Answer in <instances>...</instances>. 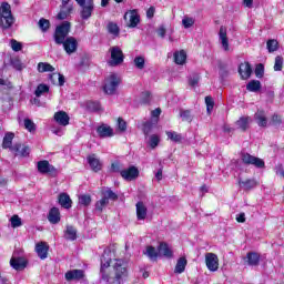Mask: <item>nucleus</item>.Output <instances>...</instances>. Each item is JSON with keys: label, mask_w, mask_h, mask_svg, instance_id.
<instances>
[{"label": "nucleus", "mask_w": 284, "mask_h": 284, "mask_svg": "<svg viewBox=\"0 0 284 284\" xmlns=\"http://www.w3.org/2000/svg\"><path fill=\"white\" fill-rule=\"evenodd\" d=\"M110 251H104L101 258V283L124 284L128 281V266L123 260L110 258Z\"/></svg>", "instance_id": "f257e3e1"}, {"label": "nucleus", "mask_w": 284, "mask_h": 284, "mask_svg": "<svg viewBox=\"0 0 284 284\" xmlns=\"http://www.w3.org/2000/svg\"><path fill=\"white\" fill-rule=\"evenodd\" d=\"M14 23V18L12 17V10L8 2H3L0 7V26L3 30L12 28Z\"/></svg>", "instance_id": "f03ea898"}, {"label": "nucleus", "mask_w": 284, "mask_h": 284, "mask_svg": "<svg viewBox=\"0 0 284 284\" xmlns=\"http://www.w3.org/2000/svg\"><path fill=\"white\" fill-rule=\"evenodd\" d=\"M70 28H71V24L69 21H64L55 28L53 39L58 45H61L63 41L68 39L67 37L68 34H70Z\"/></svg>", "instance_id": "7ed1b4c3"}, {"label": "nucleus", "mask_w": 284, "mask_h": 284, "mask_svg": "<svg viewBox=\"0 0 284 284\" xmlns=\"http://www.w3.org/2000/svg\"><path fill=\"white\" fill-rule=\"evenodd\" d=\"M75 2L81 8V19H83V21H88V19L92 17V12H94V0H75Z\"/></svg>", "instance_id": "20e7f679"}, {"label": "nucleus", "mask_w": 284, "mask_h": 284, "mask_svg": "<svg viewBox=\"0 0 284 284\" xmlns=\"http://www.w3.org/2000/svg\"><path fill=\"white\" fill-rule=\"evenodd\" d=\"M119 83H121V78L116 73H111L106 77L103 85L105 94H114L119 88Z\"/></svg>", "instance_id": "39448f33"}, {"label": "nucleus", "mask_w": 284, "mask_h": 284, "mask_svg": "<svg viewBox=\"0 0 284 284\" xmlns=\"http://www.w3.org/2000/svg\"><path fill=\"white\" fill-rule=\"evenodd\" d=\"M242 163L245 165H254V168H265V161L263 159L256 158L250 153H242L241 154Z\"/></svg>", "instance_id": "423d86ee"}, {"label": "nucleus", "mask_w": 284, "mask_h": 284, "mask_svg": "<svg viewBox=\"0 0 284 284\" xmlns=\"http://www.w3.org/2000/svg\"><path fill=\"white\" fill-rule=\"evenodd\" d=\"M124 21L128 28H136L139 23H141V17L139 16V11L130 10L124 14Z\"/></svg>", "instance_id": "0eeeda50"}, {"label": "nucleus", "mask_w": 284, "mask_h": 284, "mask_svg": "<svg viewBox=\"0 0 284 284\" xmlns=\"http://www.w3.org/2000/svg\"><path fill=\"white\" fill-rule=\"evenodd\" d=\"M111 60L109 61V65H121L123 62V51L119 47L110 48Z\"/></svg>", "instance_id": "6e6552de"}, {"label": "nucleus", "mask_w": 284, "mask_h": 284, "mask_svg": "<svg viewBox=\"0 0 284 284\" xmlns=\"http://www.w3.org/2000/svg\"><path fill=\"white\" fill-rule=\"evenodd\" d=\"M61 45H63V49L67 52V54H74V52H77L79 48V41H77V38L74 37H68L63 40Z\"/></svg>", "instance_id": "1a4fd4ad"}, {"label": "nucleus", "mask_w": 284, "mask_h": 284, "mask_svg": "<svg viewBox=\"0 0 284 284\" xmlns=\"http://www.w3.org/2000/svg\"><path fill=\"white\" fill-rule=\"evenodd\" d=\"M205 265L209 272H219V255L214 253H206Z\"/></svg>", "instance_id": "9d476101"}, {"label": "nucleus", "mask_w": 284, "mask_h": 284, "mask_svg": "<svg viewBox=\"0 0 284 284\" xmlns=\"http://www.w3.org/2000/svg\"><path fill=\"white\" fill-rule=\"evenodd\" d=\"M120 175L124 181H134L139 179V169L136 166H129L120 171Z\"/></svg>", "instance_id": "9b49d317"}, {"label": "nucleus", "mask_w": 284, "mask_h": 284, "mask_svg": "<svg viewBox=\"0 0 284 284\" xmlns=\"http://www.w3.org/2000/svg\"><path fill=\"white\" fill-rule=\"evenodd\" d=\"M65 281H83L85 278V271L84 270H70L64 274Z\"/></svg>", "instance_id": "f8f14e48"}, {"label": "nucleus", "mask_w": 284, "mask_h": 284, "mask_svg": "<svg viewBox=\"0 0 284 284\" xmlns=\"http://www.w3.org/2000/svg\"><path fill=\"white\" fill-rule=\"evenodd\" d=\"M219 42L222 45V50H224V52H230V39L227 38V28H220Z\"/></svg>", "instance_id": "ddd939ff"}, {"label": "nucleus", "mask_w": 284, "mask_h": 284, "mask_svg": "<svg viewBox=\"0 0 284 284\" xmlns=\"http://www.w3.org/2000/svg\"><path fill=\"white\" fill-rule=\"evenodd\" d=\"M53 121H55L58 125L65 128L67 125H70V115H68L65 111H58L53 115Z\"/></svg>", "instance_id": "4468645a"}, {"label": "nucleus", "mask_w": 284, "mask_h": 284, "mask_svg": "<svg viewBox=\"0 0 284 284\" xmlns=\"http://www.w3.org/2000/svg\"><path fill=\"white\" fill-rule=\"evenodd\" d=\"M11 152H13L16 156H30V146L18 143L11 148Z\"/></svg>", "instance_id": "2eb2a0df"}, {"label": "nucleus", "mask_w": 284, "mask_h": 284, "mask_svg": "<svg viewBox=\"0 0 284 284\" xmlns=\"http://www.w3.org/2000/svg\"><path fill=\"white\" fill-rule=\"evenodd\" d=\"M50 246L45 242H39L36 244V253L38 254L41 261H45L48 258V251Z\"/></svg>", "instance_id": "dca6fc26"}, {"label": "nucleus", "mask_w": 284, "mask_h": 284, "mask_svg": "<svg viewBox=\"0 0 284 284\" xmlns=\"http://www.w3.org/2000/svg\"><path fill=\"white\" fill-rule=\"evenodd\" d=\"M38 171L41 174H54L57 173V169L50 164L48 161H40L38 162Z\"/></svg>", "instance_id": "f3484780"}, {"label": "nucleus", "mask_w": 284, "mask_h": 284, "mask_svg": "<svg viewBox=\"0 0 284 284\" xmlns=\"http://www.w3.org/2000/svg\"><path fill=\"white\" fill-rule=\"evenodd\" d=\"M97 132H98L99 136H101L102 139H108L110 136H114V129H112L108 124H102V125L98 126Z\"/></svg>", "instance_id": "a211bd4d"}, {"label": "nucleus", "mask_w": 284, "mask_h": 284, "mask_svg": "<svg viewBox=\"0 0 284 284\" xmlns=\"http://www.w3.org/2000/svg\"><path fill=\"white\" fill-rule=\"evenodd\" d=\"M135 207L138 221H145L148 219V206L143 202H138Z\"/></svg>", "instance_id": "6ab92c4d"}, {"label": "nucleus", "mask_w": 284, "mask_h": 284, "mask_svg": "<svg viewBox=\"0 0 284 284\" xmlns=\"http://www.w3.org/2000/svg\"><path fill=\"white\" fill-rule=\"evenodd\" d=\"M87 160L93 172H100L101 168H103V164H101V161L99 160V158H97L95 154L89 155Z\"/></svg>", "instance_id": "aec40b11"}, {"label": "nucleus", "mask_w": 284, "mask_h": 284, "mask_svg": "<svg viewBox=\"0 0 284 284\" xmlns=\"http://www.w3.org/2000/svg\"><path fill=\"white\" fill-rule=\"evenodd\" d=\"M48 221H49V223H51L52 225H57V223H59V222L61 221V212L59 211L58 207H52V209L49 211Z\"/></svg>", "instance_id": "412c9836"}, {"label": "nucleus", "mask_w": 284, "mask_h": 284, "mask_svg": "<svg viewBox=\"0 0 284 284\" xmlns=\"http://www.w3.org/2000/svg\"><path fill=\"white\" fill-rule=\"evenodd\" d=\"M239 73L241 75L242 79H250V77H252V67L250 65L248 62H243L240 64L239 68Z\"/></svg>", "instance_id": "4be33fe9"}, {"label": "nucleus", "mask_w": 284, "mask_h": 284, "mask_svg": "<svg viewBox=\"0 0 284 284\" xmlns=\"http://www.w3.org/2000/svg\"><path fill=\"white\" fill-rule=\"evenodd\" d=\"M10 265L11 267H13V270L21 272V270H26L28 262H26L23 257H12L10 261Z\"/></svg>", "instance_id": "5701e85b"}, {"label": "nucleus", "mask_w": 284, "mask_h": 284, "mask_svg": "<svg viewBox=\"0 0 284 284\" xmlns=\"http://www.w3.org/2000/svg\"><path fill=\"white\" fill-rule=\"evenodd\" d=\"M73 11H74V6H72V4H69L68 7H61V10L58 13L57 19L59 21H63V20L68 19V17H70Z\"/></svg>", "instance_id": "b1692460"}, {"label": "nucleus", "mask_w": 284, "mask_h": 284, "mask_svg": "<svg viewBox=\"0 0 284 284\" xmlns=\"http://www.w3.org/2000/svg\"><path fill=\"white\" fill-rule=\"evenodd\" d=\"M158 250L160 256H165V258H172L173 252L170 245H168V243H160Z\"/></svg>", "instance_id": "393cba45"}, {"label": "nucleus", "mask_w": 284, "mask_h": 284, "mask_svg": "<svg viewBox=\"0 0 284 284\" xmlns=\"http://www.w3.org/2000/svg\"><path fill=\"white\" fill-rule=\"evenodd\" d=\"M173 57L176 65H184L185 61H187V53L185 50L175 51Z\"/></svg>", "instance_id": "a878e982"}, {"label": "nucleus", "mask_w": 284, "mask_h": 284, "mask_svg": "<svg viewBox=\"0 0 284 284\" xmlns=\"http://www.w3.org/2000/svg\"><path fill=\"white\" fill-rule=\"evenodd\" d=\"M59 203L64 210H70V207H72V199H70V195L67 193H61L59 195Z\"/></svg>", "instance_id": "bb28decb"}, {"label": "nucleus", "mask_w": 284, "mask_h": 284, "mask_svg": "<svg viewBox=\"0 0 284 284\" xmlns=\"http://www.w3.org/2000/svg\"><path fill=\"white\" fill-rule=\"evenodd\" d=\"M185 267H187V258L180 257L175 264L174 273L183 274V272H185Z\"/></svg>", "instance_id": "cd10ccee"}, {"label": "nucleus", "mask_w": 284, "mask_h": 284, "mask_svg": "<svg viewBox=\"0 0 284 284\" xmlns=\"http://www.w3.org/2000/svg\"><path fill=\"white\" fill-rule=\"evenodd\" d=\"M255 121L260 128L267 126V116L265 115V111H257L255 113Z\"/></svg>", "instance_id": "c85d7f7f"}, {"label": "nucleus", "mask_w": 284, "mask_h": 284, "mask_svg": "<svg viewBox=\"0 0 284 284\" xmlns=\"http://www.w3.org/2000/svg\"><path fill=\"white\" fill-rule=\"evenodd\" d=\"M250 123H252V118L250 116H242L236 121V126L239 130H247L250 128Z\"/></svg>", "instance_id": "c756f323"}, {"label": "nucleus", "mask_w": 284, "mask_h": 284, "mask_svg": "<svg viewBox=\"0 0 284 284\" xmlns=\"http://www.w3.org/2000/svg\"><path fill=\"white\" fill-rule=\"evenodd\" d=\"M14 139V133H6L2 142L3 150H11L12 151V141Z\"/></svg>", "instance_id": "7c9ffc66"}, {"label": "nucleus", "mask_w": 284, "mask_h": 284, "mask_svg": "<svg viewBox=\"0 0 284 284\" xmlns=\"http://www.w3.org/2000/svg\"><path fill=\"white\" fill-rule=\"evenodd\" d=\"M64 239H67V241H77V229L68 225L64 231Z\"/></svg>", "instance_id": "2f4dec72"}, {"label": "nucleus", "mask_w": 284, "mask_h": 284, "mask_svg": "<svg viewBox=\"0 0 284 284\" xmlns=\"http://www.w3.org/2000/svg\"><path fill=\"white\" fill-rule=\"evenodd\" d=\"M194 23H196V19L190 16H184L182 18V27L184 30H190V28H194Z\"/></svg>", "instance_id": "473e14b6"}, {"label": "nucleus", "mask_w": 284, "mask_h": 284, "mask_svg": "<svg viewBox=\"0 0 284 284\" xmlns=\"http://www.w3.org/2000/svg\"><path fill=\"white\" fill-rule=\"evenodd\" d=\"M106 30L109 32V34H112L113 38L119 37L121 29L119 28V24L114 23V22H109L106 24Z\"/></svg>", "instance_id": "72a5a7b5"}, {"label": "nucleus", "mask_w": 284, "mask_h": 284, "mask_svg": "<svg viewBox=\"0 0 284 284\" xmlns=\"http://www.w3.org/2000/svg\"><path fill=\"white\" fill-rule=\"evenodd\" d=\"M240 187H242L243 190H252V187H256V185H258V183L256 182V180H240Z\"/></svg>", "instance_id": "f704fd0d"}, {"label": "nucleus", "mask_w": 284, "mask_h": 284, "mask_svg": "<svg viewBox=\"0 0 284 284\" xmlns=\"http://www.w3.org/2000/svg\"><path fill=\"white\" fill-rule=\"evenodd\" d=\"M246 90L248 92H258L261 90V81L258 80H252L246 84Z\"/></svg>", "instance_id": "c9c22d12"}, {"label": "nucleus", "mask_w": 284, "mask_h": 284, "mask_svg": "<svg viewBox=\"0 0 284 284\" xmlns=\"http://www.w3.org/2000/svg\"><path fill=\"white\" fill-rule=\"evenodd\" d=\"M248 265H258V261H261V255L257 253H248L247 256Z\"/></svg>", "instance_id": "e433bc0d"}, {"label": "nucleus", "mask_w": 284, "mask_h": 284, "mask_svg": "<svg viewBox=\"0 0 284 284\" xmlns=\"http://www.w3.org/2000/svg\"><path fill=\"white\" fill-rule=\"evenodd\" d=\"M38 72H54V67L48 62H40L38 64Z\"/></svg>", "instance_id": "4c0bfd02"}, {"label": "nucleus", "mask_w": 284, "mask_h": 284, "mask_svg": "<svg viewBox=\"0 0 284 284\" xmlns=\"http://www.w3.org/2000/svg\"><path fill=\"white\" fill-rule=\"evenodd\" d=\"M108 203H110V201H108V197H102L95 203V212H103V210H105V207L108 206Z\"/></svg>", "instance_id": "58836bf2"}, {"label": "nucleus", "mask_w": 284, "mask_h": 284, "mask_svg": "<svg viewBox=\"0 0 284 284\" xmlns=\"http://www.w3.org/2000/svg\"><path fill=\"white\" fill-rule=\"evenodd\" d=\"M38 26L41 32H48V30H50V20L42 18L39 20Z\"/></svg>", "instance_id": "ea45409f"}, {"label": "nucleus", "mask_w": 284, "mask_h": 284, "mask_svg": "<svg viewBox=\"0 0 284 284\" xmlns=\"http://www.w3.org/2000/svg\"><path fill=\"white\" fill-rule=\"evenodd\" d=\"M133 63L138 70H143L145 68V58L138 55L134 58Z\"/></svg>", "instance_id": "a19ab883"}, {"label": "nucleus", "mask_w": 284, "mask_h": 284, "mask_svg": "<svg viewBox=\"0 0 284 284\" xmlns=\"http://www.w3.org/2000/svg\"><path fill=\"white\" fill-rule=\"evenodd\" d=\"M57 79H58L59 85H63L65 83V78L63 77V74L53 73L50 75V81H52L53 83H57Z\"/></svg>", "instance_id": "79ce46f5"}, {"label": "nucleus", "mask_w": 284, "mask_h": 284, "mask_svg": "<svg viewBox=\"0 0 284 284\" xmlns=\"http://www.w3.org/2000/svg\"><path fill=\"white\" fill-rule=\"evenodd\" d=\"M103 194V197L102 199H106V201H116L119 199V196L116 195V193H114L112 190L108 189V190H104L102 192Z\"/></svg>", "instance_id": "37998d69"}, {"label": "nucleus", "mask_w": 284, "mask_h": 284, "mask_svg": "<svg viewBox=\"0 0 284 284\" xmlns=\"http://www.w3.org/2000/svg\"><path fill=\"white\" fill-rule=\"evenodd\" d=\"M45 92H50V87L47 84H39L38 88L36 89V97H41L42 94H45Z\"/></svg>", "instance_id": "c03bdc74"}, {"label": "nucleus", "mask_w": 284, "mask_h": 284, "mask_svg": "<svg viewBox=\"0 0 284 284\" xmlns=\"http://www.w3.org/2000/svg\"><path fill=\"white\" fill-rule=\"evenodd\" d=\"M266 48L268 50V52H276V50H278V41L277 40H268L266 42Z\"/></svg>", "instance_id": "a18cd8bd"}, {"label": "nucleus", "mask_w": 284, "mask_h": 284, "mask_svg": "<svg viewBox=\"0 0 284 284\" xmlns=\"http://www.w3.org/2000/svg\"><path fill=\"white\" fill-rule=\"evenodd\" d=\"M199 81H201V75L199 73H194L189 79V85L196 88V85H199Z\"/></svg>", "instance_id": "49530a36"}, {"label": "nucleus", "mask_w": 284, "mask_h": 284, "mask_svg": "<svg viewBox=\"0 0 284 284\" xmlns=\"http://www.w3.org/2000/svg\"><path fill=\"white\" fill-rule=\"evenodd\" d=\"M205 103H206L207 114H212V110H214V99H212V97L207 95L205 98Z\"/></svg>", "instance_id": "de8ad7c7"}, {"label": "nucleus", "mask_w": 284, "mask_h": 284, "mask_svg": "<svg viewBox=\"0 0 284 284\" xmlns=\"http://www.w3.org/2000/svg\"><path fill=\"white\" fill-rule=\"evenodd\" d=\"M79 203L80 205H84V207H88V205L92 203V197L90 195H80Z\"/></svg>", "instance_id": "09e8293b"}, {"label": "nucleus", "mask_w": 284, "mask_h": 284, "mask_svg": "<svg viewBox=\"0 0 284 284\" xmlns=\"http://www.w3.org/2000/svg\"><path fill=\"white\" fill-rule=\"evenodd\" d=\"M281 70H283V57L277 55L275 58L274 71L275 72H281Z\"/></svg>", "instance_id": "8fccbe9b"}, {"label": "nucleus", "mask_w": 284, "mask_h": 284, "mask_svg": "<svg viewBox=\"0 0 284 284\" xmlns=\"http://www.w3.org/2000/svg\"><path fill=\"white\" fill-rule=\"evenodd\" d=\"M166 135H168V139H170L171 141H174L175 143H179L182 139L181 134L172 131L166 132Z\"/></svg>", "instance_id": "3c124183"}, {"label": "nucleus", "mask_w": 284, "mask_h": 284, "mask_svg": "<svg viewBox=\"0 0 284 284\" xmlns=\"http://www.w3.org/2000/svg\"><path fill=\"white\" fill-rule=\"evenodd\" d=\"M10 45H11V49L13 50V52H21L23 45L21 44V42L12 39L10 41Z\"/></svg>", "instance_id": "603ef678"}, {"label": "nucleus", "mask_w": 284, "mask_h": 284, "mask_svg": "<svg viewBox=\"0 0 284 284\" xmlns=\"http://www.w3.org/2000/svg\"><path fill=\"white\" fill-rule=\"evenodd\" d=\"M145 254L149 256V258H156V256H159V252H156L154 246H148Z\"/></svg>", "instance_id": "864d4df0"}, {"label": "nucleus", "mask_w": 284, "mask_h": 284, "mask_svg": "<svg viewBox=\"0 0 284 284\" xmlns=\"http://www.w3.org/2000/svg\"><path fill=\"white\" fill-rule=\"evenodd\" d=\"M180 116L182 121H186L187 123L192 122V113L190 110L181 111Z\"/></svg>", "instance_id": "5fc2aeb1"}, {"label": "nucleus", "mask_w": 284, "mask_h": 284, "mask_svg": "<svg viewBox=\"0 0 284 284\" xmlns=\"http://www.w3.org/2000/svg\"><path fill=\"white\" fill-rule=\"evenodd\" d=\"M128 130V123L122 118L118 119V132H125Z\"/></svg>", "instance_id": "6e6d98bb"}, {"label": "nucleus", "mask_w": 284, "mask_h": 284, "mask_svg": "<svg viewBox=\"0 0 284 284\" xmlns=\"http://www.w3.org/2000/svg\"><path fill=\"white\" fill-rule=\"evenodd\" d=\"M11 227H21V217L19 215H13L10 219Z\"/></svg>", "instance_id": "4d7b16f0"}, {"label": "nucleus", "mask_w": 284, "mask_h": 284, "mask_svg": "<svg viewBox=\"0 0 284 284\" xmlns=\"http://www.w3.org/2000/svg\"><path fill=\"white\" fill-rule=\"evenodd\" d=\"M160 141H161V139L159 138V135H155V134L151 135L150 142H149L150 148H152V149L156 148V145H159Z\"/></svg>", "instance_id": "13d9d810"}, {"label": "nucleus", "mask_w": 284, "mask_h": 284, "mask_svg": "<svg viewBox=\"0 0 284 284\" xmlns=\"http://www.w3.org/2000/svg\"><path fill=\"white\" fill-rule=\"evenodd\" d=\"M151 116H152V123L156 124L159 123V116H161V109H155L151 112Z\"/></svg>", "instance_id": "bf43d9fd"}, {"label": "nucleus", "mask_w": 284, "mask_h": 284, "mask_svg": "<svg viewBox=\"0 0 284 284\" xmlns=\"http://www.w3.org/2000/svg\"><path fill=\"white\" fill-rule=\"evenodd\" d=\"M24 128H26V130H28V132H34V130H36L34 122H32V120H30V119H26Z\"/></svg>", "instance_id": "052dcab7"}, {"label": "nucleus", "mask_w": 284, "mask_h": 284, "mask_svg": "<svg viewBox=\"0 0 284 284\" xmlns=\"http://www.w3.org/2000/svg\"><path fill=\"white\" fill-rule=\"evenodd\" d=\"M271 123H272V125H281V123H283V120H282L281 115L274 114L272 116Z\"/></svg>", "instance_id": "680f3d73"}, {"label": "nucleus", "mask_w": 284, "mask_h": 284, "mask_svg": "<svg viewBox=\"0 0 284 284\" xmlns=\"http://www.w3.org/2000/svg\"><path fill=\"white\" fill-rule=\"evenodd\" d=\"M152 125H155L154 124V122H145L144 124H143V132H144V134H148L149 132H151L152 131Z\"/></svg>", "instance_id": "e2e57ef3"}, {"label": "nucleus", "mask_w": 284, "mask_h": 284, "mask_svg": "<svg viewBox=\"0 0 284 284\" xmlns=\"http://www.w3.org/2000/svg\"><path fill=\"white\" fill-rule=\"evenodd\" d=\"M263 72H264L263 64H257L256 68H255V77L261 79V77H263Z\"/></svg>", "instance_id": "0e129e2a"}, {"label": "nucleus", "mask_w": 284, "mask_h": 284, "mask_svg": "<svg viewBox=\"0 0 284 284\" xmlns=\"http://www.w3.org/2000/svg\"><path fill=\"white\" fill-rule=\"evenodd\" d=\"M51 132H52L53 134H55L57 136H63V129H61V128H53V129L51 130Z\"/></svg>", "instance_id": "69168bd1"}, {"label": "nucleus", "mask_w": 284, "mask_h": 284, "mask_svg": "<svg viewBox=\"0 0 284 284\" xmlns=\"http://www.w3.org/2000/svg\"><path fill=\"white\" fill-rule=\"evenodd\" d=\"M237 223H245V213H240L236 215Z\"/></svg>", "instance_id": "338daca9"}, {"label": "nucleus", "mask_w": 284, "mask_h": 284, "mask_svg": "<svg viewBox=\"0 0 284 284\" xmlns=\"http://www.w3.org/2000/svg\"><path fill=\"white\" fill-rule=\"evenodd\" d=\"M165 27H160L159 29H158V34H159V37H161V39H163V38H165Z\"/></svg>", "instance_id": "774afa93"}]
</instances>
